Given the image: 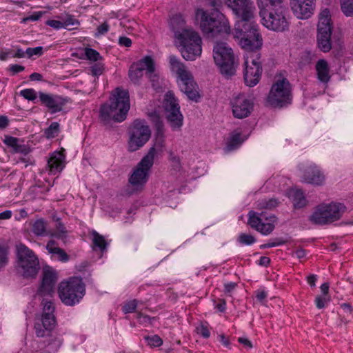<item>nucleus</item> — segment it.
I'll list each match as a JSON object with an SVG mask.
<instances>
[{"mask_svg":"<svg viewBox=\"0 0 353 353\" xmlns=\"http://www.w3.org/2000/svg\"><path fill=\"white\" fill-rule=\"evenodd\" d=\"M58 281V272L50 265H44L42 268L41 281L38 288V294L41 296H51Z\"/></svg>","mask_w":353,"mask_h":353,"instance_id":"20","label":"nucleus"},{"mask_svg":"<svg viewBox=\"0 0 353 353\" xmlns=\"http://www.w3.org/2000/svg\"><path fill=\"white\" fill-rule=\"evenodd\" d=\"M151 131L144 120L137 119L133 122L128 142L129 152H135L142 148L150 139Z\"/></svg>","mask_w":353,"mask_h":353,"instance_id":"15","label":"nucleus"},{"mask_svg":"<svg viewBox=\"0 0 353 353\" xmlns=\"http://www.w3.org/2000/svg\"><path fill=\"white\" fill-rule=\"evenodd\" d=\"M283 3V0H258L257 5L259 8H267L270 6H274L276 4H281Z\"/></svg>","mask_w":353,"mask_h":353,"instance_id":"51","label":"nucleus"},{"mask_svg":"<svg viewBox=\"0 0 353 353\" xmlns=\"http://www.w3.org/2000/svg\"><path fill=\"white\" fill-rule=\"evenodd\" d=\"M324 181L323 173L315 164H311L304 170L302 181L314 185H321Z\"/></svg>","mask_w":353,"mask_h":353,"instance_id":"27","label":"nucleus"},{"mask_svg":"<svg viewBox=\"0 0 353 353\" xmlns=\"http://www.w3.org/2000/svg\"><path fill=\"white\" fill-rule=\"evenodd\" d=\"M277 217L273 214L265 212L258 213L254 211L248 212V224L263 235L271 234L275 228Z\"/></svg>","mask_w":353,"mask_h":353,"instance_id":"17","label":"nucleus"},{"mask_svg":"<svg viewBox=\"0 0 353 353\" xmlns=\"http://www.w3.org/2000/svg\"><path fill=\"white\" fill-rule=\"evenodd\" d=\"M130 108L128 90L117 87L111 92L108 101L101 105L99 120L104 125L110 124L112 121L123 122L126 119Z\"/></svg>","mask_w":353,"mask_h":353,"instance_id":"1","label":"nucleus"},{"mask_svg":"<svg viewBox=\"0 0 353 353\" xmlns=\"http://www.w3.org/2000/svg\"><path fill=\"white\" fill-rule=\"evenodd\" d=\"M289 198L291 199L295 209H301L307 205V201L304 192L299 189H292L289 192Z\"/></svg>","mask_w":353,"mask_h":353,"instance_id":"32","label":"nucleus"},{"mask_svg":"<svg viewBox=\"0 0 353 353\" xmlns=\"http://www.w3.org/2000/svg\"><path fill=\"white\" fill-rule=\"evenodd\" d=\"M271 260L268 256H261L258 261V265L268 267L270 264Z\"/></svg>","mask_w":353,"mask_h":353,"instance_id":"64","label":"nucleus"},{"mask_svg":"<svg viewBox=\"0 0 353 353\" xmlns=\"http://www.w3.org/2000/svg\"><path fill=\"white\" fill-rule=\"evenodd\" d=\"M40 344V350L43 353H57L63 344V339L59 333H50Z\"/></svg>","mask_w":353,"mask_h":353,"instance_id":"26","label":"nucleus"},{"mask_svg":"<svg viewBox=\"0 0 353 353\" xmlns=\"http://www.w3.org/2000/svg\"><path fill=\"white\" fill-rule=\"evenodd\" d=\"M237 284L234 282H228L224 284V292L225 294L231 293L236 287Z\"/></svg>","mask_w":353,"mask_h":353,"instance_id":"62","label":"nucleus"},{"mask_svg":"<svg viewBox=\"0 0 353 353\" xmlns=\"http://www.w3.org/2000/svg\"><path fill=\"white\" fill-rule=\"evenodd\" d=\"M213 58L223 75L228 78L235 74L234 54L226 43L216 42L214 44Z\"/></svg>","mask_w":353,"mask_h":353,"instance_id":"10","label":"nucleus"},{"mask_svg":"<svg viewBox=\"0 0 353 353\" xmlns=\"http://www.w3.org/2000/svg\"><path fill=\"white\" fill-rule=\"evenodd\" d=\"M46 221L43 219H37L32 228V231L37 236H44L47 235Z\"/></svg>","mask_w":353,"mask_h":353,"instance_id":"38","label":"nucleus"},{"mask_svg":"<svg viewBox=\"0 0 353 353\" xmlns=\"http://www.w3.org/2000/svg\"><path fill=\"white\" fill-rule=\"evenodd\" d=\"M57 232L56 234H52V236H55L57 239H63L65 237L66 234V229L64 226V224L59 221L57 225Z\"/></svg>","mask_w":353,"mask_h":353,"instance_id":"54","label":"nucleus"},{"mask_svg":"<svg viewBox=\"0 0 353 353\" xmlns=\"http://www.w3.org/2000/svg\"><path fill=\"white\" fill-rule=\"evenodd\" d=\"M85 54L86 58L90 61H97L101 59L100 53L91 48H86L85 49Z\"/></svg>","mask_w":353,"mask_h":353,"instance_id":"46","label":"nucleus"},{"mask_svg":"<svg viewBox=\"0 0 353 353\" xmlns=\"http://www.w3.org/2000/svg\"><path fill=\"white\" fill-rule=\"evenodd\" d=\"M168 60L171 71L177 75V82L181 91L190 100L198 102L201 95L197 90L198 85L191 72L186 69L185 65L176 56L171 54L169 56Z\"/></svg>","mask_w":353,"mask_h":353,"instance_id":"5","label":"nucleus"},{"mask_svg":"<svg viewBox=\"0 0 353 353\" xmlns=\"http://www.w3.org/2000/svg\"><path fill=\"white\" fill-rule=\"evenodd\" d=\"M58 294L65 305L74 306L79 304L85 296V285L81 278L72 276L59 283Z\"/></svg>","mask_w":353,"mask_h":353,"instance_id":"6","label":"nucleus"},{"mask_svg":"<svg viewBox=\"0 0 353 353\" xmlns=\"http://www.w3.org/2000/svg\"><path fill=\"white\" fill-rule=\"evenodd\" d=\"M170 159L174 163L176 168H181L180 158L178 156L174 155L172 152L170 154Z\"/></svg>","mask_w":353,"mask_h":353,"instance_id":"63","label":"nucleus"},{"mask_svg":"<svg viewBox=\"0 0 353 353\" xmlns=\"http://www.w3.org/2000/svg\"><path fill=\"white\" fill-rule=\"evenodd\" d=\"M290 6L294 15L299 19L304 20L313 15L315 3L305 0H290Z\"/></svg>","mask_w":353,"mask_h":353,"instance_id":"24","label":"nucleus"},{"mask_svg":"<svg viewBox=\"0 0 353 353\" xmlns=\"http://www.w3.org/2000/svg\"><path fill=\"white\" fill-rule=\"evenodd\" d=\"M324 204L317 205L312 214L309 216V221L316 225H323L327 224V218L326 211L324 210Z\"/></svg>","mask_w":353,"mask_h":353,"instance_id":"31","label":"nucleus"},{"mask_svg":"<svg viewBox=\"0 0 353 353\" xmlns=\"http://www.w3.org/2000/svg\"><path fill=\"white\" fill-rule=\"evenodd\" d=\"M19 94L25 99L36 103L35 100L37 99V95L36 91L34 89L26 88L21 90Z\"/></svg>","mask_w":353,"mask_h":353,"instance_id":"45","label":"nucleus"},{"mask_svg":"<svg viewBox=\"0 0 353 353\" xmlns=\"http://www.w3.org/2000/svg\"><path fill=\"white\" fill-rule=\"evenodd\" d=\"M118 43L120 46L128 48L132 46V42L130 38L125 36H121L119 38Z\"/></svg>","mask_w":353,"mask_h":353,"instance_id":"58","label":"nucleus"},{"mask_svg":"<svg viewBox=\"0 0 353 353\" xmlns=\"http://www.w3.org/2000/svg\"><path fill=\"white\" fill-rule=\"evenodd\" d=\"M25 70V67L18 64H12L10 65V71L12 75H14L19 72H21Z\"/></svg>","mask_w":353,"mask_h":353,"instance_id":"61","label":"nucleus"},{"mask_svg":"<svg viewBox=\"0 0 353 353\" xmlns=\"http://www.w3.org/2000/svg\"><path fill=\"white\" fill-rule=\"evenodd\" d=\"M341 10L347 17H353V0H340Z\"/></svg>","mask_w":353,"mask_h":353,"instance_id":"41","label":"nucleus"},{"mask_svg":"<svg viewBox=\"0 0 353 353\" xmlns=\"http://www.w3.org/2000/svg\"><path fill=\"white\" fill-rule=\"evenodd\" d=\"M65 165V150H56L50 154L47 161V166L50 174L55 175L61 172Z\"/></svg>","mask_w":353,"mask_h":353,"instance_id":"25","label":"nucleus"},{"mask_svg":"<svg viewBox=\"0 0 353 353\" xmlns=\"http://www.w3.org/2000/svg\"><path fill=\"white\" fill-rule=\"evenodd\" d=\"M43 311L39 322L34 324L35 334L37 337L43 338L55 327L57 320L54 315L55 307L51 301L43 300Z\"/></svg>","mask_w":353,"mask_h":353,"instance_id":"14","label":"nucleus"},{"mask_svg":"<svg viewBox=\"0 0 353 353\" xmlns=\"http://www.w3.org/2000/svg\"><path fill=\"white\" fill-rule=\"evenodd\" d=\"M26 53L28 58H30L34 55L41 56L43 53V47L37 46L35 48H28L26 50Z\"/></svg>","mask_w":353,"mask_h":353,"instance_id":"52","label":"nucleus"},{"mask_svg":"<svg viewBox=\"0 0 353 353\" xmlns=\"http://www.w3.org/2000/svg\"><path fill=\"white\" fill-rule=\"evenodd\" d=\"M169 25L174 32L176 40L179 39V34H185L192 30V29L186 28V22L184 17L181 14H175L172 15L170 19Z\"/></svg>","mask_w":353,"mask_h":353,"instance_id":"28","label":"nucleus"},{"mask_svg":"<svg viewBox=\"0 0 353 353\" xmlns=\"http://www.w3.org/2000/svg\"><path fill=\"white\" fill-rule=\"evenodd\" d=\"M285 241L282 238H276L274 240H270L267 243L262 244L260 245L261 249H266L270 248L273 247H276L279 245H284L285 243Z\"/></svg>","mask_w":353,"mask_h":353,"instance_id":"48","label":"nucleus"},{"mask_svg":"<svg viewBox=\"0 0 353 353\" xmlns=\"http://www.w3.org/2000/svg\"><path fill=\"white\" fill-rule=\"evenodd\" d=\"M250 57L244 54L243 78L246 85L253 87L259 82L263 72L261 53L250 54Z\"/></svg>","mask_w":353,"mask_h":353,"instance_id":"16","label":"nucleus"},{"mask_svg":"<svg viewBox=\"0 0 353 353\" xmlns=\"http://www.w3.org/2000/svg\"><path fill=\"white\" fill-rule=\"evenodd\" d=\"M292 102V87L286 78L277 79L271 86L266 103L274 108H284Z\"/></svg>","mask_w":353,"mask_h":353,"instance_id":"9","label":"nucleus"},{"mask_svg":"<svg viewBox=\"0 0 353 353\" xmlns=\"http://www.w3.org/2000/svg\"><path fill=\"white\" fill-rule=\"evenodd\" d=\"M152 152L153 149L141 159L129 177V183L136 190H141L149 179L150 171L154 164Z\"/></svg>","mask_w":353,"mask_h":353,"instance_id":"13","label":"nucleus"},{"mask_svg":"<svg viewBox=\"0 0 353 353\" xmlns=\"http://www.w3.org/2000/svg\"><path fill=\"white\" fill-rule=\"evenodd\" d=\"M138 301L136 299L126 302L122 307L124 314L133 313L136 311Z\"/></svg>","mask_w":353,"mask_h":353,"instance_id":"47","label":"nucleus"},{"mask_svg":"<svg viewBox=\"0 0 353 353\" xmlns=\"http://www.w3.org/2000/svg\"><path fill=\"white\" fill-rule=\"evenodd\" d=\"M137 319L140 324L143 325L144 326H147L148 325H151L152 320L154 318H151L150 316L143 314L141 312H139L137 314Z\"/></svg>","mask_w":353,"mask_h":353,"instance_id":"50","label":"nucleus"},{"mask_svg":"<svg viewBox=\"0 0 353 353\" xmlns=\"http://www.w3.org/2000/svg\"><path fill=\"white\" fill-rule=\"evenodd\" d=\"M63 28H67L70 26H79V21L76 19L72 15H68L66 19L63 21Z\"/></svg>","mask_w":353,"mask_h":353,"instance_id":"56","label":"nucleus"},{"mask_svg":"<svg viewBox=\"0 0 353 353\" xmlns=\"http://www.w3.org/2000/svg\"><path fill=\"white\" fill-rule=\"evenodd\" d=\"M39 98L41 105L48 108L52 114L61 112L63 106L69 101L68 97H63L57 94L39 92Z\"/></svg>","mask_w":353,"mask_h":353,"instance_id":"22","label":"nucleus"},{"mask_svg":"<svg viewBox=\"0 0 353 353\" xmlns=\"http://www.w3.org/2000/svg\"><path fill=\"white\" fill-rule=\"evenodd\" d=\"M151 119L156 128L155 140L154 145L149 149L148 152H150L153 149L152 157L154 159L155 154L158 152H161L164 147V134H163V123L161 117L156 112L151 114Z\"/></svg>","mask_w":353,"mask_h":353,"instance_id":"23","label":"nucleus"},{"mask_svg":"<svg viewBox=\"0 0 353 353\" xmlns=\"http://www.w3.org/2000/svg\"><path fill=\"white\" fill-rule=\"evenodd\" d=\"M243 142L240 132L232 134L228 140L226 148L228 151L237 149Z\"/></svg>","mask_w":353,"mask_h":353,"instance_id":"39","label":"nucleus"},{"mask_svg":"<svg viewBox=\"0 0 353 353\" xmlns=\"http://www.w3.org/2000/svg\"><path fill=\"white\" fill-rule=\"evenodd\" d=\"M60 132V125L58 122H52L48 128L43 131L45 137L48 139H52L58 136Z\"/></svg>","mask_w":353,"mask_h":353,"instance_id":"40","label":"nucleus"},{"mask_svg":"<svg viewBox=\"0 0 353 353\" xmlns=\"http://www.w3.org/2000/svg\"><path fill=\"white\" fill-rule=\"evenodd\" d=\"M324 210H325L326 216H329L327 219V224L339 220L345 212V206L340 203H331L329 204H324Z\"/></svg>","mask_w":353,"mask_h":353,"instance_id":"29","label":"nucleus"},{"mask_svg":"<svg viewBox=\"0 0 353 353\" xmlns=\"http://www.w3.org/2000/svg\"><path fill=\"white\" fill-rule=\"evenodd\" d=\"M8 263V250L3 246H0V269L5 266Z\"/></svg>","mask_w":353,"mask_h":353,"instance_id":"55","label":"nucleus"},{"mask_svg":"<svg viewBox=\"0 0 353 353\" xmlns=\"http://www.w3.org/2000/svg\"><path fill=\"white\" fill-rule=\"evenodd\" d=\"M17 272L24 279H34L40 270V263L35 253L24 244L17 245Z\"/></svg>","mask_w":353,"mask_h":353,"instance_id":"7","label":"nucleus"},{"mask_svg":"<svg viewBox=\"0 0 353 353\" xmlns=\"http://www.w3.org/2000/svg\"><path fill=\"white\" fill-rule=\"evenodd\" d=\"M47 250L53 254H57L61 261L66 262L69 260V256L61 248L57 246V243L54 240H50L46 245Z\"/></svg>","mask_w":353,"mask_h":353,"instance_id":"35","label":"nucleus"},{"mask_svg":"<svg viewBox=\"0 0 353 353\" xmlns=\"http://www.w3.org/2000/svg\"><path fill=\"white\" fill-rule=\"evenodd\" d=\"M259 15L262 24L268 29L274 32H284L289 28V23L285 17V8L282 3L274 6L259 9Z\"/></svg>","mask_w":353,"mask_h":353,"instance_id":"8","label":"nucleus"},{"mask_svg":"<svg viewBox=\"0 0 353 353\" xmlns=\"http://www.w3.org/2000/svg\"><path fill=\"white\" fill-rule=\"evenodd\" d=\"M176 40L182 57L187 61H194L201 54L202 40L198 32L192 30L185 34H179Z\"/></svg>","mask_w":353,"mask_h":353,"instance_id":"11","label":"nucleus"},{"mask_svg":"<svg viewBox=\"0 0 353 353\" xmlns=\"http://www.w3.org/2000/svg\"><path fill=\"white\" fill-rule=\"evenodd\" d=\"M163 105L166 112V119L172 129L174 130L180 129L183 125V117L173 92L168 91L166 92Z\"/></svg>","mask_w":353,"mask_h":353,"instance_id":"18","label":"nucleus"},{"mask_svg":"<svg viewBox=\"0 0 353 353\" xmlns=\"http://www.w3.org/2000/svg\"><path fill=\"white\" fill-rule=\"evenodd\" d=\"M168 60L171 71L177 75V82L181 91L190 100L198 102L201 95L197 90L198 85L191 72L186 69L185 65L176 56L171 54L169 56Z\"/></svg>","mask_w":353,"mask_h":353,"instance_id":"4","label":"nucleus"},{"mask_svg":"<svg viewBox=\"0 0 353 353\" xmlns=\"http://www.w3.org/2000/svg\"><path fill=\"white\" fill-rule=\"evenodd\" d=\"M140 64L141 63L139 64L132 63L129 68L128 77L134 84H138L143 75V71H142L141 68L139 66Z\"/></svg>","mask_w":353,"mask_h":353,"instance_id":"36","label":"nucleus"},{"mask_svg":"<svg viewBox=\"0 0 353 353\" xmlns=\"http://www.w3.org/2000/svg\"><path fill=\"white\" fill-rule=\"evenodd\" d=\"M230 104L234 118L248 117L254 109V101L244 93L234 94Z\"/></svg>","mask_w":353,"mask_h":353,"instance_id":"19","label":"nucleus"},{"mask_svg":"<svg viewBox=\"0 0 353 353\" xmlns=\"http://www.w3.org/2000/svg\"><path fill=\"white\" fill-rule=\"evenodd\" d=\"M330 301V299L329 296L318 295L316 296L314 302L316 307L318 309H322L325 307L326 304H327V303H329Z\"/></svg>","mask_w":353,"mask_h":353,"instance_id":"49","label":"nucleus"},{"mask_svg":"<svg viewBox=\"0 0 353 353\" xmlns=\"http://www.w3.org/2000/svg\"><path fill=\"white\" fill-rule=\"evenodd\" d=\"M141 64L139 65L141 68L142 71L145 70L146 74L150 77L155 70V63L154 59L151 56L147 55L143 57L137 62H134V64Z\"/></svg>","mask_w":353,"mask_h":353,"instance_id":"34","label":"nucleus"},{"mask_svg":"<svg viewBox=\"0 0 353 353\" xmlns=\"http://www.w3.org/2000/svg\"><path fill=\"white\" fill-rule=\"evenodd\" d=\"M332 29L330 11L328 8L323 9L319 14L317 45L323 52H327L332 48L331 36Z\"/></svg>","mask_w":353,"mask_h":353,"instance_id":"12","label":"nucleus"},{"mask_svg":"<svg viewBox=\"0 0 353 353\" xmlns=\"http://www.w3.org/2000/svg\"><path fill=\"white\" fill-rule=\"evenodd\" d=\"M255 294L257 301L263 304L268 296L267 292L265 290H256Z\"/></svg>","mask_w":353,"mask_h":353,"instance_id":"59","label":"nucleus"},{"mask_svg":"<svg viewBox=\"0 0 353 353\" xmlns=\"http://www.w3.org/2000/svg\"><path fill=\"white\" fill-rule=\"evenodd\" d=\"M234 38L244 50V54L261 53L263 38L253 19H239L234 26Z\"/></svg>","mask_w":353,"mask_h":353,"instance_id":"3","label":"nucleus"},{"mask_svg":"<svg viewBox=\"0 0 353 353\" xmlns=\"http://www.w3.org/2000/svg\"><path fill=\"white\" fill-rule=\"evenodd\" d=\"M237 241L242 245H250L256 241L255 237L246 233H241L237 239Z\"/></svg>","mask_w":353,"mask_h":353,"instance_id":"42","label":"nucleus"},{"mask_svg":"<svg viewBox=\"0 0 353 353\" xmlns=\"http://www.w3.org/2000/svg\"><path fill=\"white\" fill-rule=\"evenodd\" d=\"M92 236L94 249L96 250V248H98L102 252L106 250L108 243L104 236L95 230L92 232Z\"/></svg>","mask_w":353,"mask_h":353,"instance_id":"37","label":"nucleus"},{"mask_svg":"<svg viewBox=\"0 0 353 353\" xmlns=\"http://www.w3.org/2000/svg\"><path fill=\"white\" fill-rule=\"evenodd\" d=\"M144 340L152 347H160L163 344L162 339L157 334L144 336Z\"/></svg>","mask_w":353,"mask_h":353,"instance_id":"43","label":"nucleus"},{"mask_svg":"<svg viewBox=\"0 0 353 353\" xmlns=\"http://www.w3.org/2000/svg\"><path fill=\"white\" fill-rule=\"evenodd\" d=\"M279 204L277 199L272 198L269 199H262L259 201L258 206L260 209H272Z\"/></svg>","mask_w":353,"mask_h":353,"instance_id":"44","label":"nucleus"},{"mask_svg":"<svg viewBox=\"0 0 353 353\" xmlns=\"http://www.w3.org/2000/svg\"><path fill=\"white\" fill-rule=\"evenodd\" d=\"M110 26L107 22H104L98 26L97 30L99 34H105L109 31Z\"/></svg>","mask_w":353,"mask_h":353,"instance_id":"60","label":"nucleus"},{"mask_svg":"<svg viewBox=\"0 0 353 353\" xmlns=\"http://www.w3.org/2000/svg\"><path fill=\"white\" fill-rule=\"evenodd\" d=\"M208 5L213 7V11L207 12L203 9H197L196 18L200 20V28L208 37H225L230 34V26L228 20L219 10L221 0H206Z\"/></svg>","mask_w":353,"mask_h":353,"instance_id":"2","label":"nucleus"},{"mask_svg":"<svg viewBox=\"0 0 353 353\" xmlns=\"http://www.w3.org/2000/svg\"><path fill=\"white\" fill-rule=\"evenodd\" d=\"M19 139L10 135H6L3 143L10 148H12L14 152L27 154L30 150L25 145L19 144Z\"/></svg>","mask_w":353,"mask_h":353,"instance_id":"33","label":"nucleus"},{"mask_svg":"<svg viewBox=\"0 0 353 353\" xmlns=\"http://www.w3.org/2000/svg\"><path fill=\"white\" fill-rule=\"evenodd\" d=\"M196 333L201 336L203 339H208L210 336V332L208 325L201 324L196 328Z\"/></svg>","mask_w":353,"mask_h":353,"instance_id":"53","label":"nucleus"},{"mask_svg":"<svg viewBox=\"0 0 353 353\" xmlns=\"http://www.w3.org/2000/svg\"><path fill=\"white\" fill-rule=\"evenodd\" d=\"M224 3L239 19L254 18V6L252 0H224Z\"/></svg>","mask_w":353,"mask_h":353,"instance_id":"21","label":"nucleus"},{"mask_svg":"<svg viewBox=\"0 0 353 353\" xmlns=\"http://www.w3.org/2000/svg\"><path fill=\"white\" fill-rule=\"evenodd\" d=\"M315 70L318 81L322 83L327 84L331 79L327 61L323 59H319L316 63Z\"/></svg>","mask_w":353,"mask_h":353,"instance_id":"30","label":"nucleus"},{"mask_svg":"<svg viewBox=\"0 0 353 353\" xmlns=\"http://www.w3.org/2000/svg\"><path fill=\"white\" fill-rule=\"evenodd\" d=\"M46 25L49 26L51 28H53L55 30H59L61 28H63V23L54 19H50L46 21Z\"/></svg>","mask_w":353,"mask_h":353,"instance_id":"57","label":"nucleus"}]
</instances>
